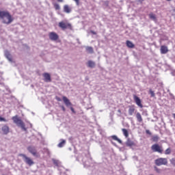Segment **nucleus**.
<instances>
[{"label": "nucleus", "instance_id": "f257e3e1", "mask_svg": "<svg viewBox=\"0 0 175 175\" xmlns=\"http://www.w3.org/2000/svg\"><path fill=\"white\" fill-rule=\"evenodd\" d=\"M13 16L10 14V12L8 10H0V21L3 24H6L9 25V24H12L13 23Z\"/></svg>", "mask_w": 175, "mask_h": 175}, {"label": "nucleus", "instance_id": "f03ea898", "mask_svg": "<svg viewBox=\"0 0 175 175\" xmlns=\"http://www.w3.org/2000/svg\"><path fill=\"white\" fill-rule=\"evenodd\" d=\"M58 27L60 28V29H62V31H66V29H70V31H72V29H73L72 24L67 21H62L59 22Z\"/></svg>", "mask_w": 175, "mask_h": 175}, {"label": "nucleus", "instance_id": "7ed1b4c3", "mask_svg": "<svg viewBox=\"0 0 175 175\" xmlns=\"http://www.w3.org/2000/svg\"><path fill=\"white\" fill-rule=\"evenodd\" d=\"M12 120L14 124L17 125V126L21 128L23 131H27V128H25V124H24V122H23V120H21V119H20L18 116H16L12 117Z\"/></svg>", "mask_w": 175, "mask_h": 175}, {"label": "nucleus", "instance_id": "20e7f679", "mask_svg": "<svg viewBox=\"0 0 175 175\" xmlns=\"http://www.w3.org/2000/svg\"><path fill=\"white\" fill-rule=\"evenodd\" d=\"M151 150L153 152H159V154H163V148L158 144H154L151 146Z\"/></svg>", "mask_w": 175, "mask_h": 175}, {"label": "nucleus", "instance_id": "39448f33", "mask_svg": "<svg viewBox=\"0 0 175 175\" xmlns=\"http://www.w3.org/2000/svg\"><path fill=\"white\" fill-rule=\"evenodd\" d=\"M155 165L157 166H162L163 165L166 166L167 165V159L166 158H159L154 161Z\"/></svg>", "mask_w": 175, "mask_h": 175}, {"label": "nucleus", "instance_id": "423d86ee", "mask_svg": "<svg viewBox=\"0 0 175 175\" xmlns=\"http://www.w3.org/2000/svg\"><path fill=\"white\" fill-rule=\"evenodd\" d=\"M18 157H23V158H24L25 159V163H27V165H29V166H32V165L35 164V162H33V160H32V159L27 157V155L24 154H19Z\"/></svg>", "mask_w": 175, "mask_h": 175}, {"label": "nucleus", "instance_id": "0eeeda50", "mask_svg": "<svg viewBox=\"0 0 175 175\" xmlns=\"http://www.w3.org/2000/svg\"><path fill=\"white\" fill-rule=\"evenodd\" d=\"M49 38L50 40L55 42L59 39V36H58L57 33L52 31L49 33Z\"/></svg>", "mask_w": 175, "mask_h": 175}, {"label": "nucleus", "instance_id": "6e6552de", "mask_svg": "<svg viewBox=\"0 0 175 175\" xmlns=\"http://www.w3.org/2000/svg\"><path fill=\"white\" fill-rule=\"evenodd\" d=\"M133 100H135L136 105L140 107L141 109H143V104H142V100H140V98L137 97L136 94L133 95Z\"/></svg>", "mask_w": 175, "mask_h": 175}, {"label": "nucleus", "instance_id": "1a4fd4ad", "mask_svg": "<svg viewBox=\"0 0 175 175\" xmlns=\"http://www.w3.org/2000/svg\"><path fill=\"white\" fill-rule=\"evenodd\" d=\"M27 150L30 154H32L33 157H38V151H36V148L33 146L27 147Z\"/></svg>", "mask_w": 175, "mask_h": 175}, {"label": "nucleus", "instance_id": "9d476101", "mask_svg": "<svg viewBox=\"0 0 175 175\" xmlns=\"http://www.w3.org/2000/svg\"><path fill=\"white\" fill-rule=\"evenodd\" d=\"M42 76L44 77V81L46 83L51 82V75H50V74H49L48 72H44V74H42Z\"/></svg>", "mask_w": 175, "mask_h": 175}, {"label": "nucleus", "instance_id": "9b49d317", "mask_svg": "<svg viewBox=\"0 0 175 175\" xmlns=\"http://www.w3.org/2000/svg\"><path fill=\"white\" fill-rule=\"evenodd\" d=\"M62 99H63L64 103L66 105L67 107H72V103L70 102V100H68V97L63 96Z\"/></svg>", "mask_w": 175, "mask_h": 175}, {"label": "nucleus", "instance_id": "f8f14e48", "mask_svg": "<svg viewBox=\"0 0 175 175\" xmlns=\"http://www.w3.org/2000/svg\"><path fill=\"white\" fill-rule=\"evenodd\" d=\"M160 53L161 54H167L169 53V49L167 46L162 45L160 48Z\"/></svg>", "mask_w": 175, "mask_h": 175}, {"label": "nucleus", "instance_id": "ddd939ff", "mask_svg": "<svg viewBox=\"0 0 175 175\" xmlns=\"http://www.w3.org/2000/svg\"><path fill=\"white\" fill-rule=\"evenodd\" d=\"M5 57L10 61V62H13V57H12V55L10 54V52L9 51H5Z\"/></svg>", "mask_w": 175, "mask_h": 175}, {"label": "nucleus", "instance_id": "4468645a", "mask_svg": "<svg viewBox=\"0 0 175 175\" xmlns=\"http://www.w3.org/2000/svg\"><path fill=\"white\" fill-rule=\"evenodd\" d=\"M126 146H127V147H133L136 146V144H135L133 141L131 140V139L129 138L126 142Z\"/></svg>", "mask_w": 175, "mask_h": 175}, {"label": "nucleus", "instance_id": "2eb2a0df", "mask_svg": "<svg viewBox=\"0 0 175 175\" xmlns=\"http://www.w3.org/2000/svg\"><path fill=\"white\" fill-rule=\"evenodd\" d=\"M135 105H130L129 106V114L130 116H133L135 111Z\"/></svg>", "mask_w": 175, "mask_h": 175}, {"label": "nucleus", "instance_id": "dca6fc26", "mask_svg": "<svg viewBox=\"0 0 175 175\" xmlns=\"http://www.w3.org/2000/svg\"><path fill=\"white\" fill-rule=\"evenodd\" d=\"M72 12V8L68 5H64V12L69 14Z\"/></svg>", "mask_w": 175, "mask_h": 175}, {"label": "nucleus", "instance_id": "f3484780", "mask_svg": "<svg viewBox=\"0 0 175 175\" xmlns=\"http://www.w3.org/2000/svg\"><path fill=\"white\" fill-rule=\"evenodd\" d=\"M135 117L137 118V121L139 122H143V117H142L140 112H137L135 115Z\"/></svg>", "mask_w": 175, "mask_h": 175}, {"label": "nucleus", "instance_id": "a211bd4d", "mask_svg": "<svg viewBox=\"0 0 175 175\" xmlns=\"http://www.w3.org/2000/svg\"><path fill=\"white\" fill-rule=\"evenodd\" d=\"M1 131L3 132L4 135H8L9 133V126L5 125L1 128Z\"/></svg>", "mask_w": 175, "mask_h": 175}, {"label": "nucleus", "instance_id": "6ab92c4d", "mask_svg": "<svg viewBox=\"0 0 175 175\" xmlns=\"http://www.w3.org/2000/svg\"><path fill=\"white\" fill-rule=\"evenodd\" d=\"M126 44L127 47H129V49H133V48H135V44L132 42H131L129 40H127L126 42Z\"/></svg>", "mask_w": 175, "mask_h": 175}, {"label": "nucleus", "instance_id": "aec40b11", "mask_svg": "<svg viewBox=\"0 0 175 175\" xmlns=\"http://www.w3.org/2000/svg\"><path fill=\"white\" fill-rule=\"evenodd\" d=\"M149 18H150V20H153V21H157V16L152 12L149 14Z\"/></svg>", "mask_w": 175, "mask_h": 175}, {"label": "nucleus", "instance_id": "412c9836", "mask_svg": "<svg viewBox=\"0 0 175 175\" xmlns=\"http://www.w3.org/2000/svg\"><path fill=\"white\" fill-rule=\"evenodd\" d=\"M87 65L88 66V68H94L95 66V62H92V60H89L87 63Z\"/></svg>", "mask_w": 175, "mask_h": 175}, {"label": "nucleus", "instance_id": "4be33fe9", "mask_svg": "<svg viewBox=\"0 0 175 175\" xmlns=\"http://www.w3.org/2000/svg\"><path fill=\"white\" fill-rule=\"evenodd\" d=\"M111 139H113V140H116V142H118L120 144H122V141H121V139H120L118 138V137H117V135H112Z\"/></svg>", "mask_w": 175, "mask_h": 175}, {"label": "nucleus", "instance_id": "5701e85b", "mask_svg": "<svg viewBox=\"0 0 175 175\" xmlns=\"http://www.w3.org/2000/svg\"><path fill=\"white\" fill-rule=\"evenodd\" d=\"M122 131L124 136H125L126 137H129V132H128V130H126V129H122Z\"/></svg>", "mask_w": 175, "mask_h": 175}, {"label": "nucleus", "instance_id": "b1692460", "mask_svg": "<svg viewBox=\"0 0 175 175\" xmlns=\"http://www.w3.org/2000/svg\"><path fill=\"white\" fill-rule=\"evenodd\" d=\"M86 51H88L90 54H93L94 49L92 46H88L86 47Z\"/></svg>", "mask_w": 175, "mask_h": 175}, {"label": "nucleus", "instance_id": "393cba45", "mask_svg": "<svg viewBox=\"0 0 175 175\" xmlns=\"http://www.w3.org/2000/svg\"><path fill=\"white\" fill-rule=\"evenodd\" d=\"M65 143H66V141L64 139H62V142L59 143L58 147H59L60 148L64 147V146H65Z\"/></svg>", "mask_w": 175, "mask_h": 175}, {"label": "nucleus", "instance_id": "a878e982", "mask_svg": "<svg viewBox=\"0 0 175 175\" xmlns=\"http://www.w3.org/2000/svg\"><path fill=\"white\" fill-rule=\"evenodd\" d=\"M53 6H54L55 10H59L61 9V7H59V4H58L57 3H54Z\"/></svg>", "mask_w": 175, "mask_h": 175}, {"label": "nucleus", "instance_id": "bb28decb", "mask_svg": "<svg viewBox=\"0 0 175 175\" xmlns=\"http://www.w3.org/2000/svg\"><path fill=\"white\" fill-rule=\"evenodd\" d=\"M158 140H159V137L158 135H154L153 137H152V142H158Z\"/></svg>", "mask_w": 175, "mask_h": 175}, {"label": "nucleus", "instance_id": "cd10ccee", "mask_svg": "<svg viewBox=\"0 0 175 175\" xmlns=\"http://www.w3.org/2000/svg\"><path fill=\"white\" fill-rule=\"evenodd\" d=\"M171 152H172V150L170 149V148H167L165 151V155H169L171 154Z\"/></svg>", "mask_w": 175, "mask_h": 175}, {"label": "nucleus", "instance_id": "c85d7f7f", "mask_svg": "<svg viewBox=\"0 0 175 175\" xmlns=\"http://www.w3.org/2000/svg\"><path fill=\"white\" fill-rule=\"evenodd\" d=\"M149 94H150V96L152 98H154L155 96V93L151 89L149 90Z\"/></svg>", "mask_w": 175, "mask_h": 175}, {"label": "nucleus", "instance_id": "c756f323", "mask_svg": "<svg viewBox=\"0 0 175 175\" xmlns=\"http://www.w3.org/2000/svg\"><path fill=\"white\" fill-rule=\"evenodd\" d=\"M2 121L3 122H6L7 120L4 118H2V117L0 116V122H2Z\"/></svg>", "mask_w": 175, "mask_h": 175}, {"label": "nucleus", "instance_id": "7c9ffc66", "mask_svg": "<svg viewBox=\"0 0 175 175\" xmlns=\"http://www.w3.org/2000/svg\"><path fill=\"white\" fill-rule=\"evenodd\" d=\"M53 162L54 165H55L56 166H58V161L53 159Z\"/></svg>", "mask_w": 175, "mask_h": 175}, {"label": "nucleus", "instance_id": "2f4dec72", "mask_svg": "<svg viewBox=\"0 0 175 175\" xmlns=\"http://www.w3.org/2000/svg\"><path fill=\"white\" fill-rule=\"evenodd\" d=\"M60 107L64 111H66V109H65V107L64 105L60 106Z\"/></svg>", "mask_w": 175, "mask_h": 175}, {"label": "nucleus", "instance_id": "473e14b6", "mask_svg": "<svg viewBox=\"0 0 175 175\" xmlns=\"http://www.w3.org/2000/svg\"><path fill=\"white\" fill-rule=\"evenodd\" d=\"M76 2L77 5H79L80 1L79 0H74Z\"/></svg>", "mask_w": 175, "mask_h": 175}, {"label": "nucleus", "instance_id": "72a5a7b5", "mask_svg": "<svg viewBox=\"0 0 175 175\" xmlns=\"http://www.w3.org/2000/svg\"><path fill=\"white\" fill-rule=\"evenodd\" d=\"M56 100L58 101V102H61V98L59 97H56Z\"/></svg>", "mask_w": 175, "mask_h": 175}, {"label": "nucleus", "instance_id": "f704fd0d", "mask_svg": "<svg viewBox=\"0 0 175 175\" xmlns=\"http://www.w3.org/2000/svg\"><path fill=\"white\" fill-rule=\"evenodd\" d=\"M70 110L72 111V113H75V109L72 107H70Z\"/></svg>", "mask_w": 175, "mask_h": 175}, {"label": "nucleus", "instance_id": "c9c22d12", "mask_svg": "<svg viewBox=\"0 0 175 175\" xmlns=\"http://www.w3.org/2000/svg\"><path fill=\"white\" fill-rule=\"evenodd\" d=\"M91 33H92V35H96V32L94 31H90Z\"/></svg>", "mask_w": 175, "mask_h": 175}, {"label": "nucleus", "instance_id": "e433bc0d", "mask_svg": "<svg viewBox=\"0 0 175 175\" xmlns=\"http://www.w3.org/2000/svg\"><path fill=\"white\" fill-rule=\"evenodd\" d=\"M146 133L148 135H151V132H150V131H148V130H146Z\"/></svg>", "mask_w": 175, "mask_h": 175}, {"label": "nucleus", "instance_id": "4c0bfd02", "mask_svg": "<svg viewBox=\"0 0 175 175\" xmlns=\"http://www.w3.org/2000/svg\"><path fill=\"white\" fill-rule=\"evenodd\" d=\"M154 169H155L156 172H157L159 173V169H158V167H155Z\"/></svg>", "mask_w": 175, "mask_h": 175}, {"label": "nucleus", "instance_id": "58836bf2", "mask_svg": "<svg viewBox=\"0 0 175 175\" xmlns=\"http://www.w3.org/2000/svg\"><path fill=\"white\" fill-rule=\"evenodd\" d=\"M57 2H60V3L64 2V0H57Z\"/></svg>", "mask_w": 175, "mask_h": 175}, {"label": "nucleus", "instance_id": "ea45409f", "mask_svg": "<svg viewBox=\"0 0 175 175\" xmlns=\"http://www.w3.org/2000/svg\"><path fill=\"white\" fill-rule=\"evenodd\" d=\"M167 1H172V0H167Z\"/></svg>", "mask_w": 175, "mask_h": 175}]
</instances>
